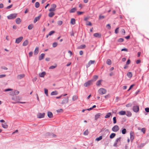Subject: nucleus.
I'll return each instance as SVG.
<instances>
[{
	"instance_id": "nucleus-27",
	"label": "nucleus",
	"mask_w": 149,
	"mask_h": 149,
	"mask_svg": "<svg viewBox=\"0 0 149 149\" xmlns=\"http://www.w3.org/2000/svg\"><path fill=\"white\" fill-rule=\"evenodd\" d=\"M77 10L76 8H73L71 9L70 10V13H73L75 12Z\"/></svg>"
},
{
	"instance_id": "nucleus-37",
	"label": "nucleus",
	"mask_w": 149,
	"mask_h": 149,
	"mask_svg": "<svg viewBox=\"0 0 149 149\" xmlns=\"http://www.w3.org/2000/svg\"><path fill=\"white\" fill-rule=\"evenodd\" d=\"M33 24H30L28 26V29L29 30L31 29L33 27Z\"/></svg>"
},
{
	"instance_id": "nucleus-47",
	"label": "nucleus",
	"mask_w": 149,
	"mask_h": 149,
	"mask_svg": "<svg viewBox=\"0 0 149 149\" xmlns=\"http://www.w3.org/2000/svg\"><path fill=\"white\" fill-rule=\"evenodd\" d=\"M54 33H55L54 31H51L49 33H48L49 35V36H50L52 35Z\"/></svg>"
},
{
	"instance_id": "nucleus-57",
	"label": "nucleus",
	"mask_w": 149,
	"mask_h": 149,
	"mask_svg": "<svg viewBox=\"0 0 149 149\" xmlns=\"http://www.w3.org/2000/svg\"><path fill=\"white\" fill-rule=\"evenodd\" d=\"M119 27L116 28L115 31V33L117 34L118 33V30L119 29Z\"/></svg>"
},
{
	"instance_id": "nucleus-9",
	"label": "nucleus",
	"mask_w": 149,
	"mask_h": 149,
	"mask_svg": "<svg viewBox=\"0 0 149 149\" xmlns=\"http://www.w3.org/2000/svg\"><path fill=\"white\" fill-rule=\"evenodd\" d=\"M45 113H39L37 115V118H41L44 117Z\"/></svg>"
},
{
	"instance_id": "nucleus-5",
	"label": "nucleus",
	"mask_w": 149,
	"mask_h": 149,
	"mask_svg": "<svg viewBox=\"0 0 149 149\" xmlns=\"http://www.w3.org/2000/svg\"><path fill=\"white\" fill-rule=\"evenodd\" d=\"M132 109L133 111L134 112L137 113L138 112L139 110V107L138 106H134L133 107Z\"/></svg>"
},
{
	"instance_id": "nucleus-52",
	"label": "nucleus",
	"mask_w": 149,
	"mask_h": 149,
	"mask_svg": "<svg viewBox=\"0 0 149 149\" xmlns=\"http://www.w3.org/2000/svg\"><path fill=\"white\" fill-rule=\"evenodd\" d=\"M113 123L114 124H115L116 123V117H114L113 118Z\"/></svg>"
},
{
	"instance_id": "nucleus-42",
	"label": "nucleus",
	"mask_w": 149,
	"mask_h": 149,
	"mask_svg": "<svg viewBox=\"0 0 149 149\" xmlns=\"http://www.w3.org/2000/svg\"><path fill=\"white\" fill-rule=\"evenodd\" d=\"M124 40V39L123 38H120L118 40V42H123Z\"/></svg>"
},
{
	"instance_id": "nucleus-43",
	"label": "nucleus",
	"mask_w": 149,
	"mask_h": 149,
	"mask_svg": "<svg viewBox=\"0 0 149 149\" xmlns=\"http://www.w3.org/2000/svg\"><path fill=\"white\" fill-rule=\"evenodd\" d=\"M78 98V97L76 95H74L73 96L72 100L73 101H75Z\"/></svg>"
},
{
	"instance_id": "nucleus-14",
	"label": "nucleus",
	"mask_w": 149,
	"mask_h": 149,
	"mask_svg": "<svg viewBox=\"0 0 149 149\" xmlns=\"http://www.w3.org/2000/svg\"><path fill=\"white\" fill-rule=\"evenodd\" d=\"M47 116L49 118H52L53 117V115L52 112L50 111H48L47 112Z\"/></svg>"
},
{
	"instance_id": "nucleus-16",
	"label": "nucleus",
	"mask_w": 149,
	"mask_h": 149,
	"mask_svg": "<svg viewBox=\"0 0 149 149\" xmlns=\"http://www.w3.org/2000/svg\"><path fill=\"white\" fill-rule=\"evenodd\" d=\"M39 52V48L38 47H36L34 52V55L37 54Z\"/></svg>"
},
{
	"instance_id": "nucleus-2",
	"label": "nucleus",
	"mask_w": 149,
	"mask_h": 149,
	"mask_svg": "<svg viewBox=\"0 0 149 149\" xmlns=\"http://www.w3.org/2000/svg\"><path fill=\"white\" fill-rule=\"evenodd\" d=\"M17 15V14L16 13L11 14L7 16V18L10 19H14L16 17Z\"/></svg>"
},
{
	"instance_id": "nucleus-18",
	"label": "nucleus",
	"mask_w": 149,
	"mask_h": 149,
	"mask_svg": "<svg viewBox=\"0 0 149 149\" xmlns=\"http://www.w3.org/2000/svg\"><path fill=\"white\" fill-rule=\"evenodd\" d=\"M45 54L44 53L41 54L40 55L39 57V60L40 61L43 59L44 57Z\"/></svg>"
},
{
	"instance_id": "nucleus-12",
	"label": "nucleus",
	"mask_w": 149,
	"mask_h": 149,
	"mask_svg": "<svg viewBox=\"0 0 149 149\" xmlns=\"http://www.w3.org/2000/svg\"><path fill=\"white\" fill-rule=\"evenodd\" d=\"M102 115V114L100 113H98L96 114L95 116V120H97Z\"/></svg>"
},
{
	"instance_id": "nucleus-50",
	"label": "nucleus",
	"mask_w": 149,
	"mask_h": 149,
	"mask_svg": "<svg viewBox=\"0 0 149 149\" xmlns=\"http://www.w3.org/2000/svg\"><path fill=\"white\" fill-rule=\"evenodd\" d=\"M63 111V110L62 109H60L56 110V111L58 113H60Z\"/></svg>"
},
{
	"instance_id": "nucleus-55",
	"label": "nucleus",
	"mask_w": 149,
	"mask_h": 149,
	"mask_svg": "<svg viewBox=\"0 0 149 149\" xmlns=\"http://www.w3.org/2000/svg\"><path fill=\"white\" fill-rule=\"evenodd\" d=\"M55 9H54V8H50L49 10V11H50L51 12H52V11H55Z\"/></svg>"
},
{
	"instance_id": "nucleus-10",
	"label": "nucleus",
	"mask_w": 149,
	"mask_h": 149,
	"mask_svg": "<svg viewBox=\"0 0 149 149\" xmlns=\"http://www.w3.org/2000/svg\"><path fill=\"white\" fill-rule=\"evenodd\" d=\"M130 139L132 141L133 140L134 138V133L131 131L130 132Z\"/></svg>"
},
{
	"instance_id": "nucleus-44",
	"label": "nucleus",
	"mask_w": 149,
	"mask_h": 149,
	"mask_svg": "<svg viewBox=\"0 0 149 149\" xmlns=\"http://www.w3.org/2000/svg\"><path fill=\"white\" fill-rule=\"evenodd\" d=\"M45 90V94L46 95L48 96V90L46 88L44 89Z\"/></svg>"
},
{
	"instance_id": "nucleus-19",
	"label": "nucleus",
	"mask_w": 149,
	"mask_h": 149,
	"mask_svg": "<svg viewBox=\"0 0 149 149\" xmlns=\"http://www.w3.org/2000/svg\"><path fill=\"white\" fill-rule=\"evenodd\" d=\"M93 36L95 37L100 38L101 37V34L98 33H96L93 34Z\"/></svg>"
},
{
	"instance_id": "nucleus-30",
	"label": "nucleus",
	"mask_w": 149,
	"mask_h": 149,
	"mask_svg": "<svg viewBox=\"0 0 149 149\" xmlns=\"http://www.w3.org/2000/svg\"><path fill=\"white\" fill-rule=\"evenodd\" d=\"M2 127L4 128H7L8 127V125L6 124V123H5L4 124H2Z\"/></svg>"
},
{
	"instance_id": "nucleus-6",
	"label": "nucleus",
	"mask_w": 149,
	"mask_h": 149,
	"mask_svg": "<svg viewBox=\"0 0 149 149\" xmlns=\"http://www.w3.org/2000/svg\"><path fill=\"white\" fill-rule=\"evenodd\" d=\"M119 127L117 125H115L112 128V130L115 132H116L118 131L119 130Z\"/></svg>"
},
{
	"instance_id": "nucleus-31",
	"label": "nucleus",
	"mask_w": 149,
	"mask_h": 149,
	"mask_svg": "<svg viewBox=\"0 0 149 149\" xmlns=\"http://www.w3.org/2000/svg\"><path fill=\"white\" fill-rule=\"evenodd\" d=\"M116 134L114 133H112L111 134L110 136V139H113L114 138Z\"/></svg>"
},
{
	"instance_id": "nucleus-22",
	"label": "nucleus",
	"mask_w": 149,
	"mask_h": 149,
	"mask_svg": "<svg viewBox=\"0 0 149 149\" xmlns=\"http://www.w3.org/2000/svg\"><path fill=\"white\" fill-rule=\"evenodd\" d=\"M119 114L120 115H124L126 114V112L125 111H121L119 112Z\"/></svg>"
},
{
	"instance_id": "nucleus-3",
	"label": "nucleus",
	"mask_w": 149,
	"mask_h": 149,
	"mask_svg": "<svg viewBox=\"0 0 149 149\" xmlns=\"http://www.w3.org/2000/svg\"><path fill=\"white\" fill-rule=\"evenodd\" d=\"M68 97H63L62 98V100L61 102V104H62L67 103L68 102Z\"/></svg>"
},
{
	"instance_id": "nucleus-20",
	"label": "nucleus",
	"mask_w": 149,
	"mask_h": 149,
	"mask_svg": "<svg viewBox=\"0 0 149 149\" xmlns=\"http://www.w3.org/2000/svg\"><path fill=\"white\" fill-rule=\"evenodd\" d=\"M41 17V15H39L38 17H35L34 20V22L35 23L37 22L40 19Z\"/></svg>"
},
{
	"instance_id": "nucleus-17",
	"label": "nucleus",
	"mask_w": 149,
	"mask_h": 149,
	"mask_svg": "<svg viewBox=\"0 0 149 149\" xmlns=\"http://www.w3.org/2000/svg\"><path fill=\"white\" fill-rule=\"evenodd\" d=\"M46 74V72H42L40 73L39 74V76L40 77H43Z\"/></svg>"
},
{
	"instance_id": "nucleus-54",
	"label": "nucleus",
	"mask_w": 149,
	"mask_h": 149,
	"mask_svg": "<svg viewBox=\"0 0 149 149\" xmlns=\"http://www.w3.org/2000/svg\"><path fill=\"white\" fill-rule=\"evenodd\" d=\"M62 22L61 20L58 21L57 22L58 25L60 26L62 24Z\"/></svg>"
},
{
	"instance_id": "nucleus-34",
	"label": "nucleus",
	"mask_w": 149,
	"mask_h": 149,
	"mask_svg": "<svg viewBox=\"0 0 149 149\" xmlns=\"http://www.w3.org/2000/svg\"><path fill=\"white\" fill-rule=\"evenodd\" d=\"M54 14H55L53 12H50L49 13L48 15L50 17H52Z\"/></svg>"
},
{
	"instance_id": "nucleus-58",
	"label": "nucleus",
	"mask_w": 149,
	"mask_h": 149,
	"mask_svg": "<svg viewBox=\"0 0 149 149\" xmlns=\"http://www.w3.org/2000/svg\"><path fill=\"white\" fill-rule=\"evenodd\" d=\"M134 84H132L130 86L127 91H129L134 86Z\"/></svg>"
},
{
	"instance_id": "nucleus-60",
	"label": "nucleus",
	"mask_w": 149,
	"mask_h": 149,
	"mask_svg": "<svg viewBox=\"0 0 149 149\" xmlns=\"http://www.w3.org/2000/svg\"><path fill=\"white\" fill-rule=\"evenodd\" d=\"M33 54V52H29V56L30 57L32 56Z\"/></svg>"
},
{
	"instance_id": "nucleus-26",
	"label": "nucleus",
	"mask_w": 149,
	"mask_h": 149,
	"mask_svg": "<svg viewBox=\"0 0 149 149\" xmlns=\"http://www.w3.org/2000/svg\"><path fill=\"white\" fill-rule=\"evenodd\" d=\"M21 19L19 18H17L16 20V23L17 24H19L20 22H21Z\"/></svg>"
},
{
	"instance_id": "nucleus-13",
	"label": "nucleus",
	"mask_w": 149,
	"mask_h": 149,
	"mask_svg": "<svg viewBox=\"0 0 149 149\" xmlns=\"http://www.w3.org/2000/svg\"><path fill=\"white\" fill-rule=\"evenodd\" d=\"M25 76L24 74H22L18 75L17 76V79H21L23 78Z\"/></svg>"
},
{
	"instance_id": "nucleus-36",
	"label": "nucleus",
	"mask_w": 149,
	"mask_h": 149,
	"mask_svg": "<svg viewBox=\"0 0 149 149\" xmlns=\"http://www.w3.org/2000/svg\"><path fill=\"white\" fill-rule=\"evenodd\" d=\"M109 65H111V61L110 59H108L106 62Z\"/></svg>"
},
{
	"instance_id": "nucleus-46",
	"label": "nucleus",
	"mask_w": 149,
	"mask_h": 149,
	"mask_svg": "<svg viewBox=\"0 0 149 149\" xmlns=\"http://www.w3.org/2000/svg\"><path fill=\"white\" fill-rule=\"evenodd\" d=\"M57 43L56 42H54L52 44V46L54 47H55L57 46Z\"/></svg>"
},
{
	"instance_id": "nucleus-51",
	"label": "nucleus",
	"mask_w": 149,
	"mask_h": 149,
	"mask_svg": "<svg viewBox=\"0 0 149 149\" xmlns=\"http://www.w3.org/2000/svg\"><path fill=\"white\" fill-rule=\"evenodd\" d=\"M12 103H13V104H15V103H17L23 104V103H26V102H19V101H16V102H12Z\"/></svg>"
},
{
	"instance_id": "nucleus-64",
	"label": "nucleus",
	"mask_w": 149,
	"mask_h": 149,
	"mask_svg": "<svg viewBox=\"0 0 149 149\" xmlns=\"http://www.w3.org/2000/svg\"><path fill=\"white\" fill-rule=\"evenodd\" d=\"M145 110L147 112V113L149 112V108L147 107V108H145Z\"/></svg>"
},
{
	"instance_id": "nucleus-62",
	"label": "nucleus",
	"mask_w": 149,
	"mask_h": 149,
	"mask_svg": "<svg viewBox=\"0 0 149 149\" xmlns=\"http://www.w3.org/2000/svg\"><path fill=\"white\" fill-rule=\"evenodd\" d=\"M13 6V5L12 4H11L10 5H9V6H7L6 8V9H9L10 8H11Z\"/></svg>"
},
{
	"instance_id": "nucleus-48",
	"label": "nucleus",
	"mask_w": 149,
	"mask_h": 149,
	"mask_svg": "<svg viewBox=\"0 0 149 149\" xmlns=\"http://www.w3.org/2000/svg\"><path fill=\"white\" fill-rule=\"evenodd\" d=\"M132 105V103H129L126 105V107H131Z\"/></svg>"
},
{
	"instance_id": "nucleus-41",
	"label": "nucleus",
	"mask_w": 149,
	"mask_h": 149,
	"mask_svg": "<svg viewBox=\"0 0 149 149\" xmlns=\"http://www.w3.org/2000/svg\"><path fill=\"white\" fill-rule=\"evenodd\" d=\"M40 6V4L38 2H37L35 3V7L36 8H38Z\"/></svg>"
},
{
	"instance_id": "nucleus-59",
	"label": "nucleus",
	"mask_w": 149,
	"mask_h": 149,
	"mask_svg": "<svg viewBox=\"0 0 149 149\" xmlns=\"http://www.w3.org/2000/svg\"><path fill=\"white\" fill-rule=\"evenodd\" d=\"M106 27L108 29H110L111 28V26L110 24H107L106 26Z\"/></svg>"
},
{
	"instance_id": "nucleus-45",
	"label": "nucleus",
	"mask_w": 149,
	"mask_h": 149,
	"mask_svg": "<svg viewBox=\"0 0 149 149\" xmlns=\"http://www.w3.org/2000/svg\"><path fill=\"white\" fill-rule=\"evenodd\" d=\"M126 132V130L125 129H123L122 131V133L123 134H125Z\"/></svg>"
},
{
	"instance_id": "nucleus-56",
	"label": "nucleus",
	"mask_w": 149,
	"mask_h": 149,
	"mask_svg": "<svg viewBox=\"0 0 149 149\" xmlns=\"http://www.w3.org/2000/svg\"><path fill=\"white\" fill-rule=\"evenodd\" d=\"M13 90V89H11V88H8L7 89H6L4 90V91L6 92V91H11Z\"/></svg>"
},
{
	"instance_id": "nucleus-21",
	"label": "nucleus",
	"mask_w": 149,
	"mask_h": 149,
	"mask_svg": "<svg viewBox=\"0 0 149 149\" xmlns=\"http://www.w3.org/2000/svg\"><path fill=\"white\" fill-rule=\"evenodd\" d=\"M12 100L16 101L17 100H20V99L19 98V97L18 96H16L13 97H12Z\"/></svg>"
},
{
	"instance_id": "nucleus-28",
	"label": "nucleus",
	"mask_w": 149,
	"mask_h": 149,
	"mask_svg": "<svg viewBox=\"0 0 149 149\" xmlns=\"http://www.w3.org/2000/svg\"><path fill=\"white\" fill-rule=\"evenodd\" d=\"M71 23L72 25L75 24V20L74 18H72L71 20Z\"/></svg>"
},
{
	"instance_id": "nucleus-35",
	"label": "nucleus",
	"mask_w": 149,
	"mask_h": 149,
	"mask_svg": "<svg viewBox=\"0 0 149 149\" xmlns=\"http://www.w3.org/2000/svg\"><path fill=\"white\" fill-rule=\"evenodd\" d=\"M127 76L131 78L132 77V74L131 72H129L127 73Z\"/></svg>"
},
{
	"instance_id": "nucleus-29",
	"label": "nucleus",
	"mask_w": 149,
	"mask_h": 149,
	"mask_svg": "<svg viewBox=\"0 0 149 149\" xmlns=\"http://www.w3.org/2000/svg\"><path fill=\"white\" fill-rule=\"evenodd\" d=\"M111 112L108 113L105 116L104 118H107L109 117L111 115Z\"/></svg>"
},
{
	"instance_id": "nucleus-11",
	"label": "nucleus",
	"mask_w": 149,
	"mask_h": 149,
	"mask_svg": "<svg viewBox=\"0 0 149 149\" xmlns=\"http://www.w3.org/2000/svg\"><path fill=\"white\" fill-rule=\"evenodd\" d=\"M121 138L120 137L118 138H117L116 141H115L114 143L113 144V146L115 147L117 146V144L118 143V141H120Z\"/></svg>"
},
{
	"instance_id": "nucleus-4",
	"label": "nucleus",
	"mask_w": 149,
	"mask_h": 149,
	"mask_svg": "<svg viewBox=\"0 0 149 149\" xmlns=\"http://www.w3.org/2000/svg\"><path fill=\"white\" fill-rule=\"evenodd\" d=\"M93 80H90L87 82L85 83L84 86L86 87H87L92 84Z\"/></svg>"
},
{
	"instance_id": "nucleus-1",
	"label": "nucleus",
	"mask_w": 149,
	"mask_h": 149,
	"mask_svg": "<svg viewBox=\"0 0 149 149\" xmlns=\"http://www.w3.org/2000/svg\"><path fill=\"white\" fill-rule=\"evenodd\" d=\"M107 92L106 89L103 88H100L98 91L100 95L105 94L107 93Z\"/></svg>"
},
{
	"instance_id": "nucleus-24",
	"label": "nucleus",
	"mask_w": 149,
	"mask_h": 149,
	"mask_svg": "<svg viewBox=\"0 0 149 149\" xmlns=\"http://www.w3.org/2000/svg\"><path fill=\"white\" fill-rule=\"evenodd\" d=\"M86 47V45H82L79 46L77 49H83L85 48Z\"/></svg>"
},
{
	"instance_id": "nucleus-32",
	"label": "nucleus",
	"mask_w": 149,
	"mask_h": 149,
	"mask_svg": "<svg viewBox=\"0 0 149 149\" xmlns=\"http://www.w3.org/2000/svg\"><path fill=\"white\" fill-rule=\"evenodd\" d=\"M58 93L56 91H52L51 93V95H57Z\"/></svg>"
},
{
	"instance_id": "nucleus-25",
	"label": "nucleus",
	"mask_w": 149,
	"mask_h": 149,
	"mask_svg": "<svg viewBox=\"0 0 149 149\" xmlns=\"http://www.w3.org/2000/svg\"><path fill=\"white\" fill-rule=\"evenodd\" d=\"M127 116L128 117H130L132 116V113L130 111H127L126 112V114Z\"/></svg>"
},
{
	"instance_id": "nucleus-39",
	"label": "nucleus",
	"mask_w": 149,
	"mask_h": 149,
	"mask_svg": "<svg viewBox=\"0 0 149 149\" xmlns=\"http://www.w3.org/2000/svg\"><path fill=\"white\" fill-rule=\"evenodd\" d=\"M98 77L97 75H94L93 77V81H96V80L98 78Z\"/></svg>"
},
{
	"instance_id": "nucleus-15",
	"label": "nucleus",
	"mask_w": 149,
	"mask_h": 149,
	"mask_svg": "<svg viewBox=\"0 0 149 149\" xmlns=\"http://www.w3.org/2000/svg\"><path fill=\"white\" fill-rule=\"evenodd\" d=\"M19 93V92L18 91H15L14 92H10V95H18Z\"/></svg>"
},
{
	"instance_id": "nucleus-40",
	"label": "nucleus",
	"mask_w": 149,
	"mask_h": 149,
	"mask_svg": "<svg viewBox=\"0 0 149 149\" xmlns=\"http://www.w3.org/2000/svg\"><path fill=\"white\" fill-rule=\"evenodd\" d=\"M102 139V136H100L99 137L96 138L95 139V140L99 141L101 140Z\"/></svg>"
},
{
	"instance_id": "nucleus-63",
	"label": "nucleus",
	"mask_w": 149,
	"mask_h": 149,
	"mask_svg": "<svg viewBox=\"0 0 149 149\" xmlns=\"http://www.w3.org/2000/svg\"><path fill=\"white\" fill-rule=\"evenodd\" d=\"M104 16H101V15H100L99 16V19H103L104 18Z\"/></svg>"
},
{
	"instance_id": "nucleus-53",
	"label": "nucleus",
	"mask_w": 149,
	"mask_h": 149,
	"mask_svg": "<svg viewBox=\"0 0 149 149\" xmlns=\"http://www.w3.org/2000/svg\"><path fill=\"white\" fill-rule=\"evenodd\" d=\"M88 134V132L87 130H86L84 132V135H87Z\"/></svg>"
},
{
	"instance_id": "nucleus-8",
	"label": "nucleus",
	"mask_w": 149,
	"mask_h": 149,
	"mask_svg": "<svg viewBox=\"0 0 149 149\" xmlns=\"http://www.w3.org/2000/svg\"><path fill=\"white\" fill-rule=\"evenodd\" d=\"M23 39V37L21 36L17 38H16L15 40V43L18 44L20 43Z\"/></svg>"
},
{
	"instance_id": "nucleus-38",
	"label": "nucleus",
	"mask_w": 149,
	"mask_h": 149,
	"mask_svg": "<svg viewBox=\"0 0 149 149\" xmlns=\"http://www.w3.org/2000/svg\"><path fill=\"white\" fill-rule=\"evenodd\" d=\"M47 134H48V135H49V136H50V137H56V135L55 134H50L49 133H47Z\"/></svg>"
},
{
	"instance_id": "nucleus-49",
	"label": "nucleus",
	"mask_w": 149,
	"mask_h": 149,
	"mask_svg": "<svg viewBox=\"0 0 149 149\" xmlns=\"http://www.w3.org/2000/svg\"><path fill=\"white\" fill-rule=\"evenodd\" d=\"M56 65L55 66L52 65L49 67V69H54L55 68H56Z\"/></svg>"
},
{
	"instance_id": "nucleus-61",
	"label": "nucleus",
	"mask_w": 149,
	"mask_h": 149,
	"mask_svg": "<svg viewBox=\"0 0 149 149\" xmlns=\"http://www.w3.org/2000/svg\"><path fill=\"white\" fill-rule=\"evenodd\" d=\"M83 13V12H80V11H77V13L78 15H80Z\"/></svg>"
},
{
	"instance_id": "nucleus-33",
	"label": "nucleus",
	"mask_w": 149,
	"mask_h": 149,
	"mask_svg": "<svg viewBox=\"0 0 149 149\" xmlns=\"http://www.w3.org/2000/svg\"><path fill=\"white\" fill-rule=\"evenodd\" d=\"M102 80L98 81L96 83V85L97 86H100L101 84V82L102 81Z\"/></svg>"
},
{
	"instance_id": "nucleus-23",
	"label": "nucleus",
	"mask_w": 149,
	"mask_h": 149,
	"mask_svg": "<svg viewBox=\"0 0 149 149\" xmlns=\"http://www.w3.org/2000/svg\"><path fill=\"white\" fill-rule=\"evenodd\" d=\"M29 43L28 40H26L23 43L22 45L24 46H26Z\"/></svg>"
},
{
	"instance_id": "nucleus-7",
	"label": "nucleus",
	"mask_w": 149,
	"mask_h": 149,
	"mask_svg": "<svg viewBox=\"0 0 149 149\" xmlns=\"http://www.w3.org/2000/svg\"><path fill=\"white\" fill-rule=\"evenodd\" d=\"M95 61L94 60H90V61L88 64L86 65V67L87 68L90 67V66L92 64H93L95 63Z\"/></svg>"
}]
</instances>
